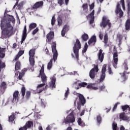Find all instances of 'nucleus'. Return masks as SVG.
Returning a JSON list of instances; mask_svg holds the SVG:
<instances>
[{
  "mask_svg": "<svg viewBox=\"0 0 130 130\" xmlns=\"http://www.w3.org/2000/svg\"><path fill=\"white\" fill-rule=\"evenodd\" d=\"M21 68V63L20 61H17L15 64V73L16 76H18V78L19 80H21L22 78H23V76H24L25 74V72H27L26 69H24L22 70L21 72H17L18 70H20Z\"/></svg>",
  "mask_w": 130,
  "mask_h": 130,
  "instance_id": "obj_4",
  "label": "nucleus"
},
{
  "mask_svg": "<svg viewBox=\"0 0 130 130\" xmlns=\"http://www.w3.org/2000/svg\"><path fill=\"white\" fill-rule=\"evenodd\" d=\"M106 64H105L102 67L101 74L100 79V82H103V81L105 80V77H106V74H105V73L106 72Z\"/></svg>",
  "mask_w": 130,
  "mask_h": 130,
  "instance_id": "obj_11",
  "label": "nucleus"
},
{
  "mask_svg": "<svg viewBox=\"0 0 130 130\" xmlns=\"http://www.w3.org/2000/svg\"><path fill=\"white\" fill-rule=\"evenodd\" d=\"M125 29L126 30H128V29H130V19H127L126 21Z\"/></svg>",
  "mask_w": 130,
  "mask_h": 130,
  "instance_id": "obj_33",
  "label": "nucleus"
},
{
  "mask_svg": "<svg viewBox=\"0 0 130 130\" xmlns=\"http://www.w3.org/2000/svg\"><path fill=\"white\" fill-rule=\"evenodd\" d=\"M82 38L84 41H87L89 39V36L87 34H84L82 36Z\"/></svg>",
  "mask_w": 130,
  "mask_h": 130,
  "instance_id": "obj_34",
  "label": "nucleus"
},
{
  "mask_svg": "<svg viewBox=\"0 0 130 130\" xmlns=\"http://www.w3.org/2000/svg\"><path fill=\"white\" fill-rule=\"evenodd\" d=\"M87 88H88V89L91 88L92 90H98V87L92 86V85H87Z\"/></svg>",
  "mask_w": 130,
  "mask_h": 130,
  "instance_id": "obj_43",
  "label": "nucleus"
},
{
  "mask_svg": "<svg viewBox=\"0 0 130 130\" xmlns=\"http://www.w3.org/2000/svg\"><path fill=\"white\" fill-rule=\"evenodd\" d=\"M120 130H127V129H125V128H124V126L121 125L120 127Z\"/></svg>",
  "mask_w": 130,
  "mask_h": 130,
  "instance_id": "obj_64",
  "label": "nucleus"
},
{
  "mask_svg": "<svg viewBox=\"0 0 130 130\" xmlns=\"http://www.w3.org/2000/svg\"><path fill=\"white\" fill-rule=\"evenodd\" d=\"M78 124L80 126H85V122L83 120H82V119L81 118H79L78 119Z\"/></svg>",
  "mask_w": 130,
  "mask_h": 130,
  "instance_id": "obj_29",
  "label": "nucleus"
},
{
  "mask_svg": "<svg viewBox=\"0 0 130 130\" xmlns=\"http://www.w3.org/2000/svg\"><path fill=\"white\" fill-rule=\"evenodd\" d=\"M30 96H31V92L30 91H27L26 93V98L28 99L30 98Z\"/></svg>",
  "mask_w": 130,
  "mask_h": 130,
  "instance_id": "obj_52",
  "label": "nucleus"
},
{
  "mask_svg": "<svg viewBox=\"0 0 130 130\" xmlns=\"http://www.w3.org/2000/svg\"><path fill=\"white\" fill-rule=\"evenodd\" d=\"M81 48V43L79 40L77 39L76 43L74 44V46L73 47V51L75 54V56L76 58H79V50Z\"/></svg>",
  "mask_w": 130,
  "mask_h": 130,
  "instance_id": "obj_6",
  "label": "nucleus"
},
{
  "mask_svg": "<svg viewBox=\"0 0 130 130\" xmlns=\"http://www.w3.org/2000/svg\"><path fill=\"white\" fill-rule=\"evenodd\" d=\"M82 8H83V11H84V12L88 11V4H83Z\"/></svg>",
  "mask_w": 130,
  "mask_h": 130,
  "instance_id": "obj_39",
  "label": "nucleus"
},
{
  "mask_svg": "<svg viewBox=\"0 0 130 130\" xmlns=\"http://www.w3.org/2000/svg\"><path fill=\"white\" fill-rule=\"evenodd\" d=\"M65 91H66V92L64 93V100H67V99H68V96H69V95H70V88L67 87V89Z\"/></svg>",
  "mask_w": 130,
  "mask_h": 130,
  "instance_id": "obj_31",
  "label": "nucleus"
},
{
  "mask_svg": "<svg viewBox=\"0 0 130 130\" xmlns=\"http://www.w3.org/2000/svg\"><path fill=\"white\" fill-rule=\"evenodd\" d=\"M119 117H120V119H121L122 120H124L125 121H130L129 117L126 116L125 113H121L119 114Z\"/></svg>",
  "mask_w": 130,
  "mask_h": 130,
  "instance_id": "obj_18",
  "label": "nucleus"
},
{
  "mask_svg": "<svg viewBox=\"0 0 130 130\" xmlns=\"http://www.w3.org/2000/svg\"><path fill=\"white\" fill-rule=\"evenodd\" d=\"M115 13L116 14H119V18H121L122 16H123V12L122 11V10H121V8H120V5L119 4V3H117Z\"/></svg>",
  "mask_w": 130,
  "mask_h": 130,
  "instance_id": "obj_14",
  "label": "nucleus"
},
{
  "mask_svg": "<svg viewBox=\"0 0 130 130\" xmlns=\"http://www.w3.org/2000/svg\"><path fill=\"white\" fill-rule=\"evenodd\" d=\"M123 111H125V110H128L127 114H129L130 113V107L127 105H125L124 106H121Z\"/></svg>",
  "mask_w": 130,
  "mask_h": 130,
  "instance_id": "obj_26",
  "label": "nucleus"
},
{
  "mask_svg": "<svg viewBox=\"0 0 130 130\" xmlns=\"http://www.w3.org/2000/svg\"><path fill=\"white\" fill-rule=\"evenodd\" d=\"M125 74H126V71H124L123 73H120V75L121 76V78L123 81H125L127 78L125 76Z\"/></svg>",
  "mask_w": 130,
  "mask_h": 130,
  "instance_id": "obj_35",
  "label": "nucleus"
},
{
  "mask_svg": "<svg viewBox=\"0 0 130 130\" xmlns=\"http://www.w3.org/2000/svg\"><path fill=\"white\" fill-rule=\"evenodd\" d=\"M39 30V29L38 28V27H37L33 31H32V35H35V34H36V33H37V32Z\"/></svg>",
  "mask_w": 130,
  "mask_h": 130,
  "instance_id": "obj_57",
  "label": "nucleus"
},
{
  "mask_svg": "<svg viewBox=\"0 0 130 130\" xmlns=\"http://www.w3.org/2000/svg\"><path fill=\"white\" fill-rule=\"evenodd\" d=\"M73 94L74 95H76L77 96H78L79 98V102L77 103V109H78V110H80L81 105L82 106H84V105L86 103V99L84 97L83 95L78 93L76 91L73 92Z\"/></svg>",
  "mask_w": 130,
  "mask_h": 130,
  "instance_id": "obj_5",
  "label": "nucleus"
},
{
  "mask_svg": "<svg viewBox=\"0 0 130 130\" xmlns=\"http://www.w3.org/2000/svg\"><path fill=\"white\" fill-rule=\"evenodd\" d=\"M66 75H74L75 76L77 75H79L78 74V73H77V72L74 71V73H68L67 74H66Z\"/></svg>",
  "mask_w": 130,
  "mask_h": 130,
  "instance_id": "obj_58",
  "label": "nucleus"
},
{
  "mask_svg": "<svg viewBox=\"0 0 130 130\" xmlns=\"http://www.w3.org/2000/svg\"><path fill=\"white\" fill-rule=\"evenodd\" d=\"M52 51L53 53V59H51L48 62L47 65V69L51 70L52 68V61H55L56 59H57V56L58 54L57 53V50H56V44L55 43H53L52 45Z\"/></svg>",
  "mask_w": 130,
  "mask_h": 130,
  "instance_id": "obj_3",
  "label": "nucleus"
},
{
  "mask_svg": "<svg viewBox=\"0 0 130 130\" xmlns=\"http://www.w3.org/2000/svg\"><path fill=\"white\" fill-rule=\"evenodd\" d=\"M19 91H15L13 93V98L12 100V102L13 103H15L16 101H17L19 99Z\"/></svg>",
  "mask_w": 130,
  "mask_h": 130,
  "instance_id": "obj_20",
  "label": "nucleus"
},
{
  "mask_svg": "<svg viewBox=\"0 0 130 130\" xmlns=\"http://www.w3.org/2000/svg\"><path fill=\"white\" fill-rule=\"evenodd\" d=\"M120 3L121 4V6L122 7L123 10H125V5L124 4V0H121Z\"/></svg>",
  "mask_w": 130,
  "mask_h": 130,
  "instance_id": "obj_54",
  "label": "nucleus"
},
{
  "mask_svg": "<svg viewBox=\"0 0 130 130\" xmlns=\"http://www.w3.org/2000/svg\"><path fill=\"white\" fill-rule=\"evenodd\" d=\"M18 3H19V1H17L15 5L13 7V9H16V10H21V8H22L21 6L18 5Z\"/></svg>",
  "mask_w": 130,
  "mask_h": 130,
  "instance_id": "obj_37",
  "label": "nucleus"
},
{
  "mask_svg": "<svg viewBox=\"0 0 130 130\" xmlns=\"http://www.w3.org/2000/svg\"><path fill=\"white\" fill-rule=\"evenodd\" d=\"M94 14H95V10H93L91 12V13L87 16V19L89 20L90 25H91V24H93V22H94Z\"/></svg>",
  "mask_w": 130,
  "mask_h": 130,
  "instance_id": "obj_15",
  "label": "nucleus"
},
{
  "mask_svg": "<svg viewBox=\"0 0 130 130\" xmlns=\"http://www.w3.org/2000/svg\"><path fill=\"white\" fill-rule=\"evenodd\" d=\"M24 54V50H20L18 52V54L16 56L15 59H14V61H17L18 59H19V58L20 56H22Z\"/></svg>",
  "mask_w": 130,
  "mask_h": 130,
  "instance_id": "obj_25",
  "label": "nucleus"
},
{
  "mask_svg": "<svg viewBox=\"0 0 130 130\" xmlns=\"http://www.w3.org/2000/svg\"><path fill=\"white\" fill-rule=\"evenodd\" d=\"M96 120L98 124H100L101 123V121H102V118H101V116H100V115L96 116Z\"/></svg>",
  "mask_w": 130,
  "mask_h": 130,
  "instance_id": "obj_38",
  "label": "nucleus"
},
{
  "mask_svg": "<svg viewBox=\"0 0 130 130\" xmlns=\"http://www.w3.org/2000/svg\"><path fill=\"white\" fill-rule=\"evenodd\" d=\"M15 119V115L12 113V115L10 116L9 117V121L10 122H12V121H14V120Z\"/></svg>",
  "mask_w": 130,
  "mask_h": 130,
  "instance_id": "obj_40",
  "label": "nucleus"
},
{
  "mask_svg": "<svg viewBox=\"0 0 130 130\" xmlns=\"http://www.w3.org/2000/svg\"><path fill=\"white\" fill-rule=\"evenodd\" d=\"M37 27V24L35 23H31L29 26V29L28 31H31V30H33L35 28H36Z\"/></svg>",
  "mask_w": 130,
  "mask_h": 130,
  "instance_id": "obj_30",
  "label": "nucleus"
},
{
  "mask_svg": "<svg viewBox=\"0 0 130 130\" xmlns=\"http://www.w3.org/2000/svg\"><path fill=\"white\" fill-rule=\"evenodd\" d=\"M119 104H120V103L117 102L114 105V107L113 108V112H114V111L116 110V108H117V106L119 105Z\"/></svg>",
  "mask_w": 130,
  "mask_h": 130,
  "instance_id": "obj_55",
  "label": "nucleus"
},
{
  "mask_svg": "<svg viewBox=\"0 0 130 130\" xmlns=\"http://www.w3.org/2000/svg\"><path fill=\"white\" fill-rule=\"evenodd\" d=\"M99 71L98 65H94V68L92 69L89 72V77L91 79H94Z\"/></svg>",
  "mask_w": 130,
  "mask_h": 130,
  "instance_id": "obj_7",
  "label": "nucleus"
},
{
  "mask_svg": "<svg viewBox=\"0 0 130 130\" xmlns=\"http://www.w3.org/2000/svg\"><path fill=\"white\" fill-rule=\"evenodd\" d=\"M7 82L3 81L0 84V92L2 94L5 93L6 89H7Z\"/></svg>",
  "mask_w": 130,
  "mask_h": 130,
  "instance_id": "obj_16",
  "label": "nucleus"
},
{
  "mask_svg": "<svg viewBox=\"0 0 130 130\" xmlns=\"http://www.w3.org/2000/svg\"><path fill=\"white\" fill-rule=\"evenodd\" d=\"M68 31H69V27L68 25H65L61 30V36L64 37L66 33H67Z\"/></svg>",
  "mask_w": 130,
  "mask_h": 130,
  "instance_id": "obj_23",
  "label": "nucleus"
},
{
  "mask_svg": "<svg viewBox=\"0 0 130 130\" xmlns=\"http://www.w3.org/2000/svg\"><path fill=\"white\" fill-rule=\"evenodd\" d=\"M78 85L79 87H76V89H77V90H79V89L81 88V87H86V86H88V84L86 82H82L79 83Z\"/></svg>",
  "mask_w": 130,
  "mask_h": 130,
  "instance_id": "obj_28",
  "label": "nucleus"
},
{
  "mask_svg": "<svg viewBox=\"0 0 130 130\" xmlns=\"http://www.w3.org/2000/svg\"><path fill=\"white\" fill-rule=\"evenodd\" d=\"M51 81L49 82V87L51 89L55 88V82H56V78H55V75H54L50 78Z\"/></svg>",
  "mask_w": 130,
  "mask_h": 130,
  "instance_id": "obj_12",
  "label": "nucleus"
},
{
  "mask_svg": "<svg viewBox=\"0 0 130 130\" xmlns=\"http://www.w3.org/2000/svg\"><path fill=\"white\" fill-rule=\"evenodd\" d=\"M26 37H27V26L25 25L23 32H22L21 44H23V42L25 41V39H26Z\"/></svg>",
  "mask_w": 130,
  "mask_h": 130,
  "instance_id": "obj_17",
  "label": "nucleus"
},
{
  "mask_svg": "<svg viewBox=\"0 0 130 130\" xmlns=\"http://www.w3.org/2000/svg\"><path fill=\"white\" fill-rule=\"evenodd\" d=\"M112 128L113 130H116L117 129V123L114 122L112 123Z\"/></svg>",
  "mask_w": 130,
  "mask_h": 130,
  "instance_id": "obj_47",
  "label": "nucleus"
},
{
  "mask_svg": "<svg viewBox=\"0 0 130 130\" xmlns=\"http://www.w3.org/2000/svg\"><path fill=\"white\" fill-rule=\"evenodd\" d=\"M90 10H93L94 7H95L94 3H92L91 5H89Z\"/></svg>",
  "mask_w": 130,
  "mask_h": 130,
  "instance_id": "obj_61",
  "label": "nucleus"
},
{
  "mask_svg": "<svg viewBox=\"0 0 130 130\" xmlns=\"http://www.w3.org/2000/svg\"><path fill=\"white\" fill-rule=\"evenodd\" d=\"M57 22H58V26H61L62 24V19L60 17L57 18Z\"/></svg>",
  "mask_w": 130,
  "mask_h": 130,
  "instance_id": "obj_44",
  "label": "nucleus"
},
{
  "mask_svg": "<svg viewBox=\"0 0 130 130\" xmlns=\"http://www.w3.org/2000/svg\"><path fill=\"white\" fill-rule=\"evenodd\" d=\"M108 73L109 75H113V72H112V71L111 70V68L110 66L108 67Z\"/></svg>",
  "mask_w": 130,
  "mask_h": 130,
  "instance_id": "obj_56",
  "label": "nucleus"
},
{
  "mask_svg": "<svg viewBox=\"0 0 130 130\" xmlns=\"http://www.w3.org/2000/svg\"><path fill=\"white\" fill-rule=\"evenodd\" d=\"M40 76H41L42 81L43 83L40 84L37 86V92L38 93H41L43 90H45L48 87V85H46L47 84V77L45 74H44V65H42V68L40 71ZM45 85H46L45 86ZM45 87L43 88V87Z\"/></svg>",
  "mask_w": 130,
  "mask_h": 130,
  "instance_id": "obj_2",
  "label": "nucleus"
},
{
  "mask_svg": "<svg viewBox=\"0 0 130 130\" xmlns=\"http://www.w3.org/2000/svg\"><path fill=\"white\" fill-rule=\"evenodd\" d=\"M118 40L119 41V44L121 43V40H122V36L118 34L117 35Z\"/></svg>",
  "mask_w": 130,
  "mask_h": 130,
  "instance_id": "obj_48",
  "label": "nucleus"
},
{
  "mask_svg": "<svg viewBox=\"0 0 130 130\" xmlns=\"http://www.w3.org/2000/svg\"><path fill=\"white\" fill-rule=\"evenodd\" d=\"M16 22L15 18L13 16L8 15L7 18L4 17L3 19L1 21V29L2 30V35L1 38L2 39H6L13 32V26Z\"/></svg>",
  "mask_w": 130,
  "mask_h": 130,
  "instance_id": "obj_1",
  "label": "nucleus"
},
{
  "mask_svg": "<svg viewBox=\"0 0 130 130\" xmlns=\"http://www.w3.org/2000/svg\"><path fill=\"white\" fill-rule=\"evenodd\" d=\"M98 55L99 60H100L101 62H102V61H103V59H104V53H102V50L100 49L99 50Z\"/></svg>",
  "mask_w": 130,
  "mask_h": 130,
  "instance_id": "obj_22",
  "label": "nucleus"
},
{
  "mask_svg": "<svg viewBox=\"0 0 130 130\" xmlns=\"http://www.w3.org/2000/svg\"><path fill=\"white\" fill-rule=\"evenodd\" d=\"M96 41L97 40L96 39V36L93 35L88 41V43L89 45L92 44H93V45H95V43H96Z\"/></svg>",
  "mask_w": 130,
  "mask_h": 130,
  "instance_id": "obj_21",
  "label": "nucleus"
},
{
  "mask_svg": "<svg viewBox=\"0 0 130 130\" xmlns=\"http://www.w3.org/2000/svg\"><path fill=\"white\" fill-rule=\"evenodd\" d=\"M4 68H6V64L2 61V60H0V69H4Z\"/></svg>",
  "mask_w": 130,
  "mask_h": 130,
  "instance_id": "obj_45",
  "label": "nucleus"
},
{
  "mask_svg": "<svg viewBox=\"0 0 130 130\" xmlns=\"http://www.w3.org/2000/svg\"><path fill=\"white\" fill-rule=\"evenodd\" d=\"M123 68H124L125 71L128 70V66H127V61L124 60L123 64Z\"/></svg>",
  "mask_w": 130,
  "mask_h": 130,
  "instance_id": "obj_36",
  "label": "nucleus"
},
{
  "mask_svg": "<svg viewBox=\"0 0 130 130\" xmlns=\"http://www.w3.org/2000/svg\"><path fill=\"white\" fill-rule=\"evenodd\" d=\"M86 111V109H84L82 111L81 113H80V116H83L84 114H85V112Z\"/></svg>",
  "mask_w": 130,
  "mask_h": 130,
  "instance_id": "obj_60",
  "label": "nucleus"
},
{
  "mask_svg": "<svg viewBox=\"0 0 130 130\" xmlns=\"http://www.w3.org/2000/svg\"><path fill=\"white\" fill-rule=\"evenodd\" d=\"M107 25L109 27V28L111 27V23L109 22V19H108V18H107V17L105 16L103 17V20L102 23H101L100 26L101 27H103V28H105V27H106Z\"/></svg>",
  "mask_w": 130,
  "mask_h": 130,
  "instance_id": "obj_8",
  "label": "nucleus"
},
{
  "mask_svg": "<svg viewBox=\"0 0 130 130\" xmlns=\"http://www.w3.org/2000/svg\"><path fill=\"white\" fill-rule=\"evenodd\" d=\"M41 116L40 115V114L35 113L34 114V117L36 118V119H38V118H40V117Z\"/></svg>",
  "mask_w": 130,
  "mask_h": 130,
  "instance_id": "obj_50",
  "label": "nucleus"
},
{
  "mask_svg": "<svg viewBox=\"0 0 130 130\" xmlns=\"http://www.w3.org/2000/svg\"><path fill=\"white\" fill-rule=\"evenodd\" d=\"M54 24H55V17L54 16H53L52 17V19H51V25H52V26H53V25H54Z\"/></svg>",
  "mask_w": 130,
  "mask_h": 130,
  "instance_id": "obj_53",
  "label": "nucleus"
},
{
  "mask_svg": "<svg viewBox=\"0 0 130 130\" xmlns=\"http://www.w3.org/2000/svg\"><path fill=\"white\" fill-rule=\"evenodd\" d=\"M27 126L26 125H24L19 129V130H27Z\"/></svg>",
  "mask_w": 130,
  "mask_h": 130,
  "instance_id": "obj_59",
  "label": "nucleus"
},
{
  "mask_svg": "<svg viewBox=\"0 0 130 130\" xmlns=\"http://www.w3.org/2000/svg\"><path fill=\"white\" fill-rule=\"evenodd\" d=\"M5 49H6L4 48H0V58H4L6 56Z\"/></svg>",
  "mask_w": 130,
  "mask_h": 130,
  "instance_id": "obj_27",
  "label": "nucleus"
},
{
  "mask_svg": "<svg viewBox=\"0 0 130 130\" xmlns=\"http://www.w3.org/2000/svg\"><path fill=\"white\" fill-rule=\"evenodd\" d=\"M43 6V2L41 1L39 2H37L33 6V9H38V8H40V7H42Z\"/></svg>",
  "mask_w": 130,
  "mask_h": 130,
  "instance_id": "obj_24",
  "label": "nucleus"
},
{
  "mask_svg": "<svg viewBox=\"0 0 130 130\" xmlns=\"http://www.w3.org/2000/svg\"><path fill=\"white\" fill-rule=\"evenodd\" d=\"M127 14L128 16H130V2H127Z\"/></svg>",
  "mask_w": 130,
  "mask_h": 130,
  "instance_id": "obj_46",
  "label": "nucleus"
},
{
  "mask_svg": "<svg viewBox=\"0 0 130 130\" xmlns=\"http://www.w3.org/2000/svg\"><path fill=\"white\" fill-rule=\"evenodd\" d=\"M75 120L76 119L75 118V117H74V114H73V112H72L67 116V117L64 121V122L65 123H73L75 122Z\"/></svg>",
  "mask_w": 130,
  "mask_h": 130,
  "instance_id": "obj_9",
  "label": "nucleus"
},
{
  "mask_svg": "<svg viewBox=\"0 0 130 130\" xmlns=\"http://www.w3.org/2000/svg\"><path fill=\"white\" fill-rule=\"evenodd\" d=\"M107 41H108V36H107V34H106L104 38V42L105 43V46H108V45H107Z\"/></svg>",
  "mask_w": 130,
  "mask_h": 130,
  "instance_id": "obj_32",
  "label": "nucleus"
},
{
  "mask_svg": "<svg viewBox=\"0 0 130 130\" xmlns=\"http://www.w3.org/2000/svg\"><path fill=\"white\" fill-rule=\"evenodd\" d=\"M35 55V51L33 49L30 50L29 52V62L31 66H34L35 60H34V55Z\"/></svg>",
  "mask_w": 130,
  "mask_h": 130,
  "instance_id": "obj_10",
  "label": "nucleus"
},
{
  "mask_svg": "<svg viewBox=\"0 0 130 130\" xmlns=\"http://www.w3.org/2000/svg\"><path fill=\"white\" fill-rule=\"evenodd\" d=\"M100 89L101 91H103V90H104V89H105V85H103L102 86H101L100 87Z\"/></svg>",
  "mask_w": 130,
  "mask_h": 130,
  "instance_id": "obj_63",
  "label": "nucleus"
},
{
  "mask_svg": "<svg viewBox=\"0 0 130 130\" xmlns=\"http://www.w3.org/2000/svg\"><path fill=\"white\" fill-rule=\"evenodd\" d=\"M41 105H42V107L45 108V106H46V103H45L44 99H41Z\"/></svg>",
  "mask_w": 130,
  "mask_h": 130,
  "instance_id": "obj_49",
  "label": "nucleus"
},
{
  "mask_svg": "<svg viewBox=\"0 0 130 130\" xmlns=\"http://www.w3.org/2000/svg\"><path fill=\"white\" fill-rule=\"evenodd\" d=\"M21 93L22 96H25V93H26V89L25 88V87H22L21 89Z\"/></svg>",
  "mask_w": 130,
  "mask_h": 130,
  "instance_id": "obj_51",
  "label": "nucleus"
},
{
  "mask_svg": "<svg viewBox=\"0 0 130 130\" xmlns=\"http://www.w3.org/2000/svg\"><path fill=\"white\" fill-rule=\"evenodd\" d=\"M53 37H54V32L53 31H50L47 35V42H50L53 39Z\"/></svg>",
  "mask_w": 130,
  "mask_h": 130,
  "instance_id": "obj_19",
  "label": "nucleus"
},
{
  "mask_svg": "<svg viewBox=\"0 0 130 130\" xmlns=\"http://www.w3.org/2000/svg\"><path fill=\"white\" fill-rule=\"evenodd\" d=\"M33 125V122L31 121H28L26 122V124L25 125L26 127H30L31 125Z\"/></svg>",
  "mask_w": 130,
  "mask_h": 130,
  "instance_id": "obj_42",
  "label": "nucleus"
},
{
  "mask_svg": "<svg viewBox=\"0 0 130 130\" xmlns=\"http://www.w3.org/2000/svg\"><path fill=\"white\" fill-rule=\"evenodd\" d=\"M117 62H118V54L117 52H114L113 53V64L115 69L117 68Z\"/></svg>",
  "mask_w": 130,
  "mask_h": 130,
  "instance_id": "obj_13",
  "label": "nucleus"
},
{
  "mask_svg": "<svg viewBox=\"0 0 130 130\" xmlns=\"http://www.w3.org/2000/svg\"><path fill=\"white\" fill-rule=\"evenodd\" d=\"M87 49H88V44H87V43H86L85 44L84 47L82 50L83 54H84V53H85V52H86L87 51Z\"/></svg>",
  "mask_w": 130,
  "mask_h": 130,
  "instance_id": "obj_41",
  "label": "nucleus"
},
{
  "mask_svg": "<svg viewBox=\"0 0 130 130\" xmlns=\"http://www.w3.org/2000/svg\"><path fill=\"white\" fill-rule=\"evenodd\" d=\"M62 3H63L62 0H58V5H59V6H62Z\"/></svg>",
  "mask_w": 130,
  "mask_h": 130,
  "instance_id": "obj_62",
  "label": "nucleus"
}]
</instances>
